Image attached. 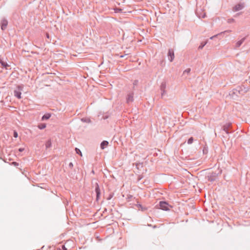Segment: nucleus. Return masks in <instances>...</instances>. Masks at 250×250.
Listing matches in <instances>:
<instances>
[{"label": "nucleus", "mask_w": 250, "mask_h": 250, "mask_svg": "<svg viewBox=\"0 0 250 250\" xmlns=\"http://www.w3.org/2000/svg\"><path fill=\"white\" fill-rule=\"evenodd\" d=\"M22 89H23L22 85H18L17 87V89H16L14 91V95L19 99H20L21 98V91L22 90Z\"/></svg>", "instance_id": "obj_1"}, {"label": "nucleus", "mask_w": 250, "mask_h": 250, "mask_svg": "<svg viewBox=\"0 0 250 250\" xmlns=\"http://www.w3.org/2000/svg\"><path fill=\"white\" fill-rule=\"evenodd\" d=\"M160 208L164 210H169V207H171L165 201H160L159 202Z\"/></svg>", "instance_id": "obj_2"}, {"label": "nucleus", "mask_w": 250, "mask_h": 250, "mask_svg": "<svg viewBox=\"0 0 250 250\" xmlns=\"http://www.w3.org/2000/svg\"><path fill=\"white\" fill-rule=\"evenodd\" d=\"M8 21L5 18L2 19L0 21L1 29L2 30H5L8 25Z\"/></svg>", "instance_id": "obj_3"}, {"label": "nucleus", "mask_w": 250, "mask_h": 250, "mask_svg": "<svg viewBox=\"0 0 250 250\" xmlns=\"http://www.w3.org/2000/svg\"><path fill=\"white\" fill-rule=\"evenodd\" d=\"M133 96L134 93L133 92H129L127 94L126 98V103L127 104H129L130 103L133 102V101H134Z\"/></svg>", "instance_id": "obj_4"}, {"label": "nucleus", "mask_w": 250, "mask_h": 250, "mask_svg": "<svg viewBox=\"0 0 250 250\" xmlns=\"http://www.w3.org/2000/svg\"><path fill=\"white\" fill-rule=\"evenodd\" d=\"M231 126V123H228L226 124L223 126V130L226 132L227 134H229L231 132H229V130Z\"/></svg>", "instance_id": "obj_5"}, {"label": "nucleus", "mask_w": 250, "mask_h": 250, "mask_svg": "<svg viewBox=\"0 0 250 250\" xmlns=\"http://www.w3.org/2000/svg\"><path fill=\"white\" fill-rule=\"evenodd\" d=\"M166 86H167V85H166V82H164L162 83L161 86H160V89L161 90L162 97H163V96L166 93Z\"/></svg>", "instance_id": "obj_6"}, {"label": "nucleus", "mask_w": 250, "mask_h": 250, "mask_svg": "<svg viewBox=\"0 0 250 250\" xmlns=\"http://www.w3.org/2000/svg\"><path fill=\"white\" fill-rule=\"evenodd\" d=\"M168 60L170 62H172L174 59V51L172 49H169L168 52Z\"/></svg>", "instance_id": "obj_7"}, {"label": "nucleus", "mask_w": 250, "mask_h": 250, "mask_svg": "<svg viewBox=\"0 0 250 250\" xmlns=\"http://www.w3.org/2000/svg\"><path fill=\"white\" fill-rule=\"evenodd\" d=\"M0 64L1 65L2 68H4L6 69H8V68L10 67V65L7 62L1 57H0Z\"/></svg>", "instance_id": "obj_8"}, {"label": "nucleus", "mask_w": 250, "mask_h": 250, "mask_svg": "<svg viewBox=\"0 0 250 250\" xmlns=\"http://www.w3.org/2000/svg\"><path fill=\"white\" fill-rule=\"evenodd\" d=\"M244 7V3H238L236 4L233 8L234 11H238L242 9Z\"/></svg>", "instance_id": "obj_9"}, {"label": "nucleus", "mask_w": 250, "mask_h": 250, "mask_svg": "<svg viewBox=\"0 0 250 250\" xmlns=\"http://www.w3.org/2000/svg\"><path fill=\"white\" fill-rule=\"evenodd\" d=\"M236 90L238 91L240 94H243L244 93H246L248 89L244 86H242L238 87L236 89Z\"/></svg>", "instance_id": "obj_10"}, {"label": "nucleus", "mask_w": 250, "mask_h": 250, "mask_svg": "<svg viewBox=\"0 0 250 250\" xmlns=\"http://www.w3.org/2000/svg\"><path fill=\"white\" fill-rule=\"evenodd\" d=\"M95 192L96 193V200L98 201L101 195L100 189L98 184H96Z\"/></svg>", "instance_id": "obj_11"}, {"label": "nucleus", "mask_w": 250, "mask_h": 250, "mask_svg": "<svg viewBox=\"0 0 250 250\" xmlns=\"http://www.w3.org/2000/svg\"><path fill=\"white\" fill-rule=\"evenodd\" d=\"M108 145V142L106 141H103L100 145L102 149H104Z\"/></svg>", "instance_id": "obj_12"}, {"label": "nucleus", "mask_w": 250, "mask_h": 250, "mask_svg": "<svg viewBox=\"0 0 250 250\" xmlns=\"http://www.w3.org/2000/svg\"><path fill=\"white\" fill-rule=\"evenodd\" d=\"M245 39H246V38L245 37V38H243V39H242L241 40L238 41L236 43V47H240L241 45V44L243 43V42H244Z\"/></svg>", "instance_id": "obj_13"}, {"label": "nucleus", "mask_w": 250, "mask_h": 250, "mask_svg": "<svg viewBox=\"0 0 250 250\" xmlns=\"http://www.w3.org/2000/svg\"><path fill=\"white\" fill-rule=\"evenodd\" d=\"M51 117V114L49 113L45 114L42 118V120H46L49 119Z\"/></svg>", "instance_id": "obj_14"}, {"label": "nucleus", "mask_w": 250, "mask_h": 250, "mask_svg": "<svg viewBox=\"0 0 250 250\" xmlns=\"http://www.w3.org/2000/svg\"><path fill=\"white\" fill-rule=\"evenodd\" d=\"M52 144L50 140H48L45 143V147L46 149L51 146Z\"/></svg>", "instance_id": "obj_15"}, {"label": "nucleus", "mask_w": 250, "mask_h": 250, "mask_svg": "<svg viewBox=\"0 0 250 250\" xmlns=\"http://www.w3.org/2000/svg\"><path fill=\"white\" fill-rule=\"evenodd\" d=\"M81 121L84 123H91L90 119L89 118H83L81 119Z\"/></svg>", "instance_id": "obj_16"}, {"label": "nucleus", "mask_w": 250, "mask_h": 250, "mask_svg": "<svg viewBox=\"0 0 250 250\" xmlns=\"http://www.w3.org/2000/svg\"><path fill=\"white\" fill-rule=\"evenodd\" d=\"M207 43V41L205 42H202L201 44L198 47V49H202L206 45V44Z\"/></svg>", "instance_id": "obj_17"}, {"label": "nucleus", "mask_w": 250, "mask_h": 250, "mask_svg": "<svg viewBox=\"0 0 250 250\" xmlns=\"http://www.w3.org/2000/svg\"><path fill=\"white\" fill-rule=\"evenodd\" d=\"M46 125L45 124H40L38 125V127L40 129H42L45 128Z\"/></svg>", "instance_id": "obj_18"}, {"label": "nucleus", "mask_w": 250, "mask_h": 250, "mask_svg": "<svg viewBox=\"0 0 250 250\" xmlns=\"http://www.w3.org/2000/svg\"><path fill=\"white\" fill-rule=\"evenodd\" d=\"M138 83H139L138 80H134V81H133V88L134 89H135V86H136V85H138Z\"/></svg>", "instance_id": "obj_19"}, {"label": "nucleus", "mask_w": 250, "mask_h": 250, "mask_svg": "<svg viewBox=\"0 0 250 250\" xmlns=\"http://www.w3.org/2000/svg\"><path fill=\"white\" fill-rule=\"evenodd\" d=\"M193 142V138L190 137L188 139V144H191Z\"/></svg>", "instance_id": "obj_20"}, {"label": "nucleus", "mask_w": 250, "mask_h": 250, "mask_svg": "<svg viewBox=\"0 0 250 250\" xmlns=\"http://www.w3.org/2000/svg\"><path fill=\"white\" fill-rule=\"evenodd\" d=\"M190 71H191L190 68H188V69H186L183 72V75H184L186 73H187V74H188L190 73Z\"/></svg>", "instance_id": "obj_21"}, {"label": "nucleus", "mask_w": 250, "mask_h": 250, "mask_svg": "<svg viewBox=\"0 0 250 250\" xmlns=\"http://www.w3.org/2000/svg\"><path fill=\"white\" fill-rule=\"evenodd\" d=\"M75 151H76V153H77L81 156L82 155V152L79 148H75Z\"/></svg>", "instance_id": "obj_22"}, {"label": "nucleus", "mask_w": 250, "mask_h": 250, "mask_svg": "<svg viewBox=\"0 0 250 250\" xmlns=\"http://www.w3.org/2000/svg\"><path fill=\"white\" fill-rule=\"evenodd\" d=\"M203 152L204 154H207L208 153V148L204 147L203 150Z\"/></svg>", "instance_id": "obj_23"}, {"label": "nucleus", "mask_w": 250, "mask_h": 250, "mask_svg": "<svg viewBox=\"0 0 250 250\" xmlns=\"http://www.w3.org/2000/svg\"><path fill=\"white\" fill-rule=\"evenodd\" d=\"M113 195H114L113 193H110L108 197L107 198V200H110L113 197Z\"/></svg>", "instance_id": "obj_24"}, {"label": "nucleus", "mask_w": 250, "mask_h": 250, "mask_svg": "<svg viewBox=\"0 0 250 250\" xmlns=\"http://www.w3.org/2000/svg\"><path fill=\"white\" fill-rule=\"evenodd\" d=\"M138 207H139L142 210H145L146 209V208H144L140 204H139L138 205Z\"/></svg>", "instance_id": "obj_25"}, {"label": "nucleus", "mask_w": 250, "mask_h": 250, "mask_svg": "<svg viewBox=\"0 0 250 250\" xmlns=\"http://www.w3.org/2000/svg\"><path fill=\"white\" fill-rule=\"evenodd\" d=\"M18 133L16 131H14V134H13L14 137L15 138H17L18 137Z\"/></svg>", "instance_id": "obj_26"}, {"label": "nucleus", "mask_w": 250, "mask_h": 250, "mask_svg": "<svg viewBox=\"0 0 250 250\" xmlns=\"http://www.w3.org/2000/svg\"><path fill=\"white\" fill-rule=\"evenodd\" d=\"M68 167H69V168H73V163H71H71H70L69 164V165H68Z\"/></svg>", "instance_id": "obj_27"}, {"label": "nucleus", "mask_w": 250, "mask_h": 250, "mask_svg": "<svg viewBox=\"0 0 250 250\" xmlns=\"http://www.w3.org/2000/svg\"><path fill=\"white\" fill-rule=\"evenodd\" d=\"M12 164L15 166H19V163L16 162H13L12 163Z\"/></svg>", "instance_id": "obj_28"}, {"label": "nucleus", "mask_w": 250, "mask_h": 250, "mask_svg": "<svg viewBox=\"0 0 250 250\" xmlns=\"http://www.w3.org/2000/svg\"><path fill=\"white\" fill-rule=\"evenodd\" d=\"M220 35V34H218L215 35H214V36H212L211 37H210V39L211 40H212V39H213L214 38L216 37H217L218 35Z\"/></svg>", "instance_id": "obj_29"}, {"label": "nucleus", "mask_w": 250, "mask_h": 250, "mask_svg": "<svg viewBox=\"0 0 250 250\" xmlns=\"http://www.w3.org/2000/svg\"><path fill=\"white\" fill-rule=\"evenodd\" d=\"M234 21V19H229V20H228V22H229V23H230V22H233V21Z\"/></svg>", "instance_id": "obj_30"}, {"label": "nucleus", "mask_w": 250, "mask_h": 250, "mask_svg": "<svg viewBox=\"0 0 250 250\" xmlns=\"http://www.w3.org/2000/svg\"><path fill=\"white\" fill-rule=\"evenodd\" d=\"M24 149L23 148H20L19 149V151L21 152H22L24 150Z\"/></svg>", "instance_id": "obj_31"}, {"label": "nucleus", "mask_w": 250, "mask_h": 250, "mask_svg": "<svg viewBox=\"0 0 250 250\" xmlns=\"http://www.w3.org/2000/svg\"><path fill=\"white\" fill-rule=\"evenodd\" d=\"M62 249L63 250H67V248L64 245L62 246Z\"/></svg>", "instance_id": "obj_32"}, {"label": "nucleus", "mask_w": 250, "mask_h": 250, "mask_svg": "<svg viewBox=\"0 0 250 250\" xmlns=\"http://www.w3.org/2000/svg\"><path fill=\"white\" fill-rule=\"evenodd\" d=\"M46 37L47 38V39H49V35L48 33H46Z\"/></svg>", "instance_id": "obj_33"}, {"label": "nucleus", "mask_w": 250, "mask_h": 250, "mask_svg": "<svg viewBox=\"0 0 250 250\" xmlns=\"http://www.w3.org/2000/svg\"><path fill=\"white\" fill-rule=\"evenodd\" d=\"M230 32V30H226V31H224L223 32H221V34L225 33L226 32Z\"/></svg>", "instance_id": "obj_34"}, {"label": "nucleus", "mask_w": 250, "mask_h": 250, "mask_svg": "<svg viewBox=\"0 0 250 250\" xmlns=\"http://www.w3.org/2000/svg\"><path fill=\"white\" fill-rule=\"evenodd\" d=\"M141 177H139V178L138 179V180H141Z\"/></svg>", "instance_id": "obj_35"}]
</instances>
